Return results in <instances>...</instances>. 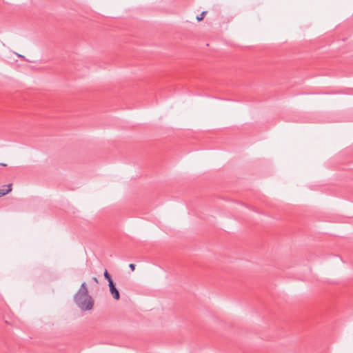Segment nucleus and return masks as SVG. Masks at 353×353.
Masks as SVG:
<instances>
[{"instance_id": "2", "label": "nucleus", "mask_w": 353, "mask_h": 353, "mask_svg": "<svg viewBox=\"0 0 353 353\" xmlns=\"http://www.w3.org/2000/svg\"><path fill=\"white\" fill-rule=\"evenodd\" d=\"M110 294L115 300H119L120 298V294L119 290L117 289L115 284L113 281H110L108 284Z\"/></svg>"}, {"instance_id": "1", "label": "nucleus", "mask_w": 353, "mask_h": 353, "mask_svg": "<svg viewBox=\"0 0 353 353\" xmlns=\"http://www.w3.org/2000/svg\"><path fill=\"white\" fill-rule=\"evenodd\" d=\"M76 305L83 311L90 310L93 307L94 301L89 294L86 283L83 282L74 296Z\"/></svg>"}, {"instance_id": "6", "label": "nucleus", "mask_w": 353, "mask_h": 353, "mask_svg": "<svg viewBox=\"0 0 353 353\" xmlns=\"http://www.w3.org/2000/svg\"><path fill=\"white\" fill-rule=\"evenodd\" d=\"M129 268H130V270H131L132 271H134V269H135V265H134V264H133V263H130V264L129 265Z\"/></svg>"}, {"instance_id": "9", "label": "nucleus", "mask_w": 353, "mask_h": 353, "mask_svg": "<svg viewBox=\"0 0 353 353\" xmlns=\"http://www.w3.org/2000/svg\"><path fill=\"white\" fill-rule=\"evenodd\" d=\"M17 56L19 57H23V56H21V54H17Z\"/></svg>"}, {"instance_id": "3", "label": "nucleus", "mask_w": 353, "mask_h": 353, "mask_svg": "<svg viewBox=\"0 0 353 353\" xmlns=\"http://www.w3.org/2000/svg\"><path fill=\"white\" fill-rule=\"evenodd\" d=\"M12 191V184L5 185L0 188V197L4 196Z\"/></svg>"}, {"instance_id": "5", "label": "nucleus", "mask_w": 353, "mask_h": 353, "mask_svg": "<svg viewBox=\"0 0 353 353\" xmlns=\"http://www.w3.org/2000/svg\"><path fill=\"white\" fill-rule=\"evenodd\" d=\"M207 12L206 11H203L199 16L196 17V19L199 21H201V20L203 19L205 15L206 14Z\"/></svg>"}, {"instance_id": "4", "label": "nucleus", "mask_w": 353, "mask_h": 353, "mask_svg": "<svg viewBox=\"0 0 353 353\" xmlns=\"http://www.w3.org/2000/svg\"><path fill=\"white\" fill-rule=\"evenodd\" d=\"M103 275H104L105 279L108 280V284H110V281H113L111 278V276L110 275V274L108 272V271L106 270H105Z\"/></svg>"}, {"instance_id": "7", "label": "nucleus", "mask_w": 353, "mask_h": 353, "mask_svg": "<svg viewBox=\"0 0 353 353\" xmlns=\"http://www.w3.org/2000/svg\"><path fill=\"white\" fill-rule=\"evenodd\" d=\"M92 280H93V281H94V282H95L96 283H99L98 279H97V277H92Z\"/></svg>"}, {"instance_id": "8", "label": "nucleus", "mask_w": 353, "mask_h": 353, "mask_svg": "<svg viewBox=\"0 0 353 353\" xmlns=\"http://www.w3.org/2000/svg\"><path fill=\"white\" fill-rule=\"evenodd\" d=\"M0 165H1V166H6L7 165L6 163H0Z\"/></svg>"}]
</instances>
